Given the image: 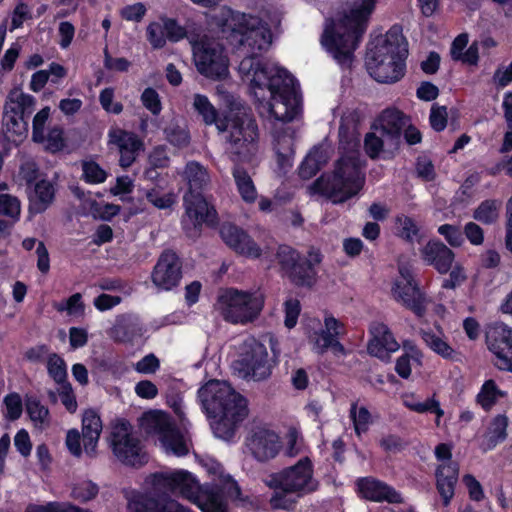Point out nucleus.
Masks as SVG:
<instances>
[{
  "label": "nucleus",
  "mask_w": 512,
  "mask_h": 512,
  "mask_svg": "<svg viewBox=\"0 0 512 512\" xmlns=\"http://www.w3.org/2000/svg\"><path fill=\"white\" fill-rule=\"evenodd\" d=\"M72 193L82 201V210L92 215L94 218H100V213L102 210V204L99 203L96 200L92 199L90 197V194H86L84 191H82L79 187L73 186L70 188Z\"/></svg>",
  "instance_id": "54"
},
{
  "label": "nucleus",
  "mask_w": 512,
  "mask_h": 512,
  "mask_svg": "<svg viewBox=\"0 0 512 512\" xmlns=\"http://www.w3.org/2000/svg\"><path fill=\"white\" fill-rule=\"evenodd\" d=\"M32 18V9L25 3L19 2L11 13L10 31L20 28L23 23Z\"/></svg>",
  "instance_id": "59"
},
{
  "label": "nucleus",
  "mask_w": 512,
  "mask_h": 512,
  "mask_svg": "<svg viewBox=\"0 0 512 512\" xmlns=\"http://www.w3.org/2000/svg\"><path fill=\"white\" fill-rule=\"evenodd\" d=\"M246 447L257 461L267 462L280 453L282 441L274 430L266 427H256L247 436Z\"/></svg>",
  "instance_id": "20"
},
{
  "label": "nucleus",
  "mask_w": 512,
  "mask_h": 512,
  "mask_svg": "<svg viewBox=\"0 0 512 512\" xmlns=\"http://www.w3.org/2000/svg\"><path fill=\"white\" fill-rule=\"evenodd\" d=\"M82 177L89 184H100L106 181L108 173L95 161H83Z\"/></svg>",
  "instance_id": "49"
},
{
  "label": "nucleus",
  "mask_w": 512,
  "mask_h": 512,
  "mask_svg": "<svg viewBox=\"0 0 512 512\" xmlns=\"http://www.w3.org/2000/svg\"><path fill=\"white\" fill-rule=\"evenodd\" d=\"M239 74L257 102L261 117L278 127L292 121L300 111V100L294 77L278 65L254 66L246 59L238 67Z\"/></svg>",
  "instance_id": "2"
},
{
  "label": "nucleus",
  "mask_w": 512,
  "mask_h": 512,
  "mask_svg": "<svg viewBox=\"0 0 512 512\" xmlns=\"http://www.w3.org/2000/svg\"><path fill=\"white\" fill-rule=\"evenodd\" d=\"M21 204L16 196L11 194H0V216L12 219L13 222L19 219Z\"/></svg>",
  "instance_id": "50"
},
{
  "label": "nucleus",
  "mask_w": 512,
  "mask_h": 512,
  "mask_svg": "<svg viewBox=\"0 0 512 512\" xmlns=\"http://www.w3.org/2000/svg\"><path fill=\"white\" fill-rule=\"evenodd\" d=\"M403 347L406 353L397 359L395 370L400 377L407 379L411 375V361L421 365L423 355L416 346L410 343H404Z\"/></svg>",
  "instance_id": "40"
},
{
  "label": "nucleus",
  "mask_w": 512,
  "mask_h": 512,
  "mask_svg": "<svg viewBox=\"0 0 512 512\" xmlns=\"http://www.w3.org/2000/svg\"><path fill=\"white\" fill-rule=\"evenodd\" d=\"M25 407L36 428L43 429L48 425L49 411L36 397L27 396L25 399Z\"/></svg>",
  "instance_id": "41"
},
{
  "label": "nucleus",
  "mask_w": 512,
  "mask_h": 512,
  "mask_svg": "<svg viewBox=\"0 0 512 512\" xmlns=\"http://www.w3.org/2000/svg\"><path fill=\"white\" fill-rule=\"evenodd\" d=\"M345 332V325L333 315L326 313L322 328L310 335V340L317 353L323 354L330 349L335 356H344L346 350L338 338Z\"/></svg>",
  "instance_id": "19"
},
{
  "label": "nucleus",
  "mask_w": 512,
  "mask_h": 512,
  "mask_svg": "<svg viewBox=\"0 0 512 512\" xmlns=\"http://www.w3.org/2000/svg\"><path fill=\"white\" fill-rule=\"evenodd\" d=\"M164 30L166 32L167 41L178 42L187 35L186 29L181 26L175 19L162 17Z\"/></svg>",
  "instance_id": "58"
},
{
  "label": "nucleus",
  "mask_w": 512,
  "mask_h": 512,
  "mask_svg": "<svg viewBox=\"0 0 512 512\" xmlns=\"http://www.w3.org/2000/svg\"><path fill=\"white\" fill-rule=\"evenodd\" d=\"M202 465L212 476V487H201L197 479L185 470L151 474L146 479V485L154 493H177L196 504L202 512H228L227 501L236 500L240 496L238 484L225 473L217 460L206 458Z\"/></svg>",
  "instance_id": "1"
},
{
  "label": "nucleus",
  "mask_w": 512,
  "mask_h": 512,
  "mask_svg": "<svg viewBox=\"0 0 512 512\" xmlns=\"http://www.w3.org/2000/svg\"><path fill=\"white\" fill-rule=\"evenodd\" d=\"M184 176L189 185L187 193H199L209 182L207 170L197 162H189L186 165Z\"/></svg>",
  "instance_id": "39"
},
{
  "label": "nucleus",
  "mask_w": 512,
  "mask_h": 512,
  "mask_svg": "<svg viewBox=\"0 0 512 512\" xmlns=\"http://www.w3.org/2000/svg\"><path fill=\"white\" fill-rule=\"evenodd\" d=\"M349 416L353 422L357 436H361L362 433L368 430L371 423V415L365 407H358L357 403H352Z\"/></svg>",
  "instance_id": "46"
},
{
  "label": "nucleus",
  "mask_w": 512,
  "mask_h": 512,
  "mask_svg": "<svg viewBox=\"0 0 512 512\" xmlns=\"http://www.w3.org/2000/svg\"><path fill=\"white\" fill-rule=\"evenodd\" d=\"M506 392L499 389L496 382L492 379L486 380L476 396L477 403L485 410L489 411L498 402L504 398Z\"/></svg>",
  "instance_id": "38"
},
{
  "label": "nucleus",
  "mask_w": 512,
  "mask_h": 512,
  "mask_svg": "<svg viewBox=\"0 0 512 512\" xmlns=\"http://www.w3.org/2000/svg\"><path fill=\"white\" fill-rule=\"evenodd\" d=\"M193 108L202 117V120L206 125L214 124L218 131L227 130L225 116L223 118L219 117L217 109L209 101L207 96L201 94L194 95Z\"/></svg>",
  "instance_id": "35"
},
{
  "label": "nucleus",
  "mask_w": 512,
  "mask_h": 512,
  "mask_svg": "<svg viewBox=\"0 0 512 512\" xmlns=\"http://www.w3.org/2000/svg\"><path fill=\"white\" fill-rule=\"evenodd\" d=\"M364 183L365 173L359 153L350 151L335 162L332 174L318 178L313 188L333 203H342L357 195Z\"/></svg>",
  "instance_id": "8"
},
{
  "label": "nucleus",
  "mask_w": 512,
  "mask_h": 512,
  "mask_svg": "<svg viewBox=\"0 0 512 512\" xmlns=\"http://www.w3.org/2000/svg\"><path fill=\"white\" fill-rule=\"evenodd\" d=\"M64 76V68L56 63H52L47 70H39L32 74L29 88L33 92L41 91L50 80L57 83Z\"/></svg>",
  "instance_id": "37"
},
{
  "label": "nucleus",
  "mask_w": 512,
  "mask_h": 512,
  "mask_svg": "<svg viewBox=\"0 0 512 512\" xmlns=\"http://www.w3.org/2000/svg\"><path fill=\"white\" fill-rule=\"evenodd\" d=\"M232 175L241 199L248 204L254 203L257 199L258 193L248 172L241 167H235Z\"/></svg>",
  "instance_id": "36"
},
{
  "label": "nucleus",
  "mask_w": 512,
  "mask_h": 512,
  "mask_svg": "<svg viewBox=\"0 0 512 512\" xmlns=\"http://www.w3.org/2000/svg\"><path fill=\"white\" fill-rule=\"evenodd\" d=\"M448 112L446 106L432 105L429 121L435 131H442L447 125Z\"/></svg>",
  "instance_id": "60"
},
{
  "label": "nucleus",
  "mask_w": 512,
  "mask_h": 512,
  "mask_svg": "<svg viewBox=\"0 0 512 512\" xmlns=\"http://www.w3.org/2000/svg\"><path fill=\"white\" fill-rule=\"evenodd\" d=\"M97 487L91 481L84 480L74 484L71 496L79 501H88L97 494Z\"/></svg>",
  "instance_id": "57"
},
{
  "label": "nucleus",
  "mask_w": 512,
  "mask_h": 512,
  "mask_svg": "<svg viewBox=\"0 0 512 512\" xmlns=\"http://www.w3.org/2000/svg\"><path fill=\"white\" fill-rule=\"evenodd\" d=\"M301 306L299 300L289 298L284 303L285 321L284 324L287 328L291 329L297 324L300 315Z\"/></svg>",
  "instance_id": "61"
},
{
  "label": "nucleus",
  "mask_w": 512,
  "mask_h": 512,
  "mask_svg": "<svg viewBox=\"0 0 512 512\" xmlns=\"http://www.w3.org/2000/svg\"><path fill=\"white\" fill-rule=\"evenodd\" d=\"M409 123V118L395 108L385 109L375 120L372 129L381 135H386L387 141L396 147L399 143L402 130Z\"/></svg>",
  "instance_id": "26"
},
{
  "label": "nucleus",
  "mask_w": 512,
  "mask_h": 512,
  "mask_svg": "<svg viewBox=\"0 0 512 512\" xmlns=\"http://www.w3.org/2000/svg\"><path fill=\"white\" fill-rule=\"evenodd\" d=\"M141 102L153 115H158L162 110L159 94L153 88H146L142 92Z\"/></svg>",
  "instance_id": "62"
},
{
  "label": "nucleus",
  "mask_w": 512,
  "mask_h": 512,
  "mask_svg": "<svg viewBox=\"0 0 512 512\" xmlns=\"http://www.w3.org/2000/svg\"><path fill=\"white\" fill-rule=\"evenodd\" d=\"M145 197L149 203L158 209L171 208L176 203V194L174 192H163L158 187L147 190Z\"/></svg>",
  "instance_id": "45"
},
{
  "label": "nucleus",
  "mask_w": 512,
  "mask_h": 512,
  "mask_svg": "<svg viewBox=\"0 0 512 512\" xmlns=\"http://www.w3.org/2000/svg\"><path fill=\"white\" fill-rule=\"evenodd\" d=\"M488 349L495 356L500 370L512 372V329L504 323H495L487 332Z\"/></svg>",
  "instance_id": "21"
},
{
  "label": "nucleus",
  "mask_w": 512,
  "mask_h": 512,
  "mask_svg": "<svg viewBox=\"0 0 512 512\" xmlns=\"http://www.w3.org/2000/svg\"><path fill=\"white\" fill-rule=\"evenodd\" d=\"M181 277L179 257L173 251H164L152 271V282L159 289L171 290L179 284Z\"/></svg>",
  "instance_id": "22"
},
{
  "label": "nucleus",
  "mask_w": 512,
  "mask_h": 512,
  "mask_svg": "<svg viewBox=\"0 0 512 512\" xmlns=\"http://www.w3.org/2000/svg\"><path fill=\"white\" fill-rule=\"evenodd\" d=\"M235 370L244 379L256 381L266 379L271 374L266 346L255 338L243 343L240 358L234 363Z\"/></svg>",
  "instance_id": "15"
},
{
  "label": "nucleus",
  "mask_w": 512,
  "mask_h": 512,
  "mask_svg": "<svg viewBox=\"0 0 512 512\" xmlns=\"http://www.w3.org/2000/svg\"><path fill=\"white\" fill-rule=\"evenodd\" d=\"M435 329H420L419 334L424 343L436 354L444 359H453L456 356L455 350L447 342L442 328L435 325Z\"/></svg>",
  "instance_id": "33"
},
{
  "label": "nucleus",
  "mask_w": 512,
  "mask_h": 512,
  "mask_svg": "<svg viewBox=\"0 0 512 512\" xmlns=\"http://www.w3.org/2000/svg\"><path fill=\"white\" fill-rule=\"evenodd\" d=\"M198 397L209 417L214 419L211 427L218 438L230 439L248 414L245 398L226 382H207L199 389Z\"/></svg>",
  "instance_id": "5"
},
{
  "label": "nucleus",
  "mask_w": 512,
  "mask_h": 512,
  "mask_svg": "<svg viewBox=\"0 0 512 512\" xmlns=\"http://www.w3.org/2000/svg\"><path fill=\"white\" fill-rule=\"evenodd\" d=\"M36 106V99L20 88L9 91L3 112V125L11 136H23L28 131L27 118L32 114Z\"/></svg>",
  "instance_id": "14"
},
{
  "label": "nucleus",
  "mask_w": 512,
  "mask_h": 512,
  "mask_svg": "<svg viewBox=\"0 0 512 512\" xmlns=\"http://www.w3.org/2000/svg\"><path fill=\"white\" fill-rule=\"evenodd\" d=\"M185 213L182 226L186 234L195 237L202 225L214 226L217 223V212L200 193H186L183 197Z\"/></svg>",
  "instance_id": "18"
},
{
  "label": "nucleus",
  "mask_w": 512,
  "mask_h": 512,
  "mask_svg": "<svg viewBox=\"0 0 512 512\" xmlns=\"http://www.w3.org/2000/svg\"><path fill=\"white\" fill-rule=\"evenodd\" d=\"M192 51L195 66L201 75L212 79L228 75V58L218 41L203 36L192 42Z\"/></svg>",
  "instance_id": "13"
},
{
  "label": "nucleus",
  "mask_w": 512,
  "mask_h": 512,
  "mask_svg": "<svg viewBox=\"0 0 512 512\" xmlns=\"http://www.w3.org/2000/svg\"><path fill=\"white\" fill-rule=\"evenodd\" d=\"M278 263L285 276L295 285L311 287L317 279L316 266L322 261V254L318 249L310 248L306 256L296 249L283 245L277 251Z\"/></svg>",
  "instance_id": "10"
},
{
  "label": "nucleus",
  "mask_w": 512,
  "mask_h": 512,
  "mask_svg": "<svg viewBox=\"0 0 512 512\" xmlns=\"http://www.w3.org/2000/svg\"><path fill=\"white\" fill-rule=\"evenodd\" d=\"M371 338L367 345L370 355L381 360L389 359L390 353L396 352L400 344L388 326L382 322H372L369 327Z\"/></svg>",
  "instance_id": "24"
},
{
  "label": "nucleus",
  "mask_w": 512,
  "mask_h": 512,
  "mask_svg": "<svg viewBox=\"0 0 512 512\" xmlns=\"http://www.w3.org/2000/svg\"><path fill=\"white\" fill-rule=\"evenodd\" d=\"M110 444L115 456L126 465L141 466L147 462L140 440L133 435L128 422L120 421L113 426Z\"/></svg>",
  "instance_id": "17"
},
{
  "label": "nucleus",
  "mask_w": 512,
  "mask_h": 512,
  "mask_svg": "<svg viewBox=\"0 0 512 512\" xmlns=\"http://www.w3.org/2000/svg\"><path fill=\"white\" fill-rule=\"evenodd\" d=\"M407 55L408 43L402 28L394 25L371 43L366 54V69L377 82H397L404 76Z\"/></svg>",
  "instance_id": "6"
},
{
  "label": "nucleus",
  "mask_w": 512,
  "mask_h": 512,
  "mask_svg": "<svg viewBox=\"0 0 512 512\" xmlns=\"http://www.w3.org/2000/svg\"><path fill=\"white\" fill-rule=\"evenodd\" d=\"M102 431V422L99 415L93 410H87L82 418V433L85 453L94 457L96 447Z\"/></svg>",
  "instance_id": "32"
},
{
  "label": "nucleus",
  "mask_w": 512,
  "mask_h": 512,
  "mask_svg": "<svg viewBox=\"0 0 512 512\" xmlns=\"http://www.w3.org/2000/svg\"><path fill=\"white\" fill-rule=\"evenodd\" d=\"M215 24L223 33H230L238 43V51L245 55L240 64L246 59H253L254 66L276 65L259 59L272 44V32L267 23L260 18L232 10L227 6L221 7L214 15Z\"/></svg>",
  "instance_id": "4"
},
{
  "label": "nucleus",
  "mask_w": 512,
  "mask_h": 512,
  "mask_svg": "<svg viewBox=\"0 0 512 512\" xmlns=\"http://www.w3.org/2000/svg\"><path fill=\"white\" fill-rule=\"evenodd\" d=\"M227 150L235 160L248 161L258 150V126L254 119L243 116H225ZM224 133V131H222Z\"/></svg>",
  "instance_id": "11"
},
{
  "label": "nucleus",
  "mask_w": 512,
  "mask_h": 512,
  "mask_svg": "<svg viewBox=\"0 0 512 512\" xmlns=\"http://www.w3.org/2000/svg\"><path fill=\"white\" fill-rule=\"evenodd\" d=\"M402 402L407 409L418 414H434L435 425L436 427H440L441 418L444 416V410L441 408L440 402L435 393L423 400L416 393H404L402 395Z\"/></svg>",
  "instance_id": "30"
},
{
  "label": "nucleus",
  "mask_w": 512,
  "mask_h": 512,
  "mask_svg": "<svg viewBox=\"0 0 512 512\" xmlns=\"http://www.w3.org/2000/svg\"><path fill=\"white\" fill-rule=\"evenodd\" d=\"M376 0H342L343 10L326 23L322 46L339 64H347L363 37Z\"/></svg>",
  "instance_id": "3"
},
{
  "label": "nucleus",
  "mask_w": 512,
  "mask_h": 512,
  "mask_svg": "<svg viewBox=\"0 0 512 512\" xmlns=\"http://www.w3.org/2000/svg\"><path fill=\"white\" fill-rule=\"evenodd\" d=\"M322 151L320 149L312 150L300 166V175L303 178H309L315 175L321 167Z\"/></svg>",
  "instance_id": "55"
},
{
  "label": "nucleus",
  "mask_w": 512,
  "mask_h": 512,
  "mask_svg": "<svg viewBox=\"0 0 512 512\" xmlns=\"http://www.w3.org/2000/svg\"><path fill=\"white\" fill-rule=\"evenodd\" d=\"M220 235L225 244L237 254L248 258L261 256V248L243 229L233 224H223Z\"/></svg>",
  "instance_id": "25"
},
{
  "label": "nucleus",
  "mask_w": 512,
  "mask_h": 512,
  "mask_svg": "<svg viewBox=\"0 0 512 512\" xmlns=\"http://www.w3.org/2000/svg\"><path fill=\"white\" fill-rule=\"evenodd\" d=\"M508 418L505 415H497L490 423L487 437L492 446L505 440L507 436Z\"/></svg>",
  "instance_id": "47"
},
{
  "label": "nucleus",
  "mask_w": 512,
  "mask_h": 512,
  "mask_svg": "<svg viewBox=\"0 0 512 512\" xmlns=\"http://www.w3.org/2000/svg\"><path fill=\"white\" fill-rule=\"evenodd\" d=\"M45 148L51 152H57L64 147L63 130L60 127L52 128L48 134H45Z\"/></svg>",
  "instance_id": "64"
},
{
  "label": "nucleus",
  "mask_w": 512,
  "mask_h": 512,
  "mask_svg": "<svg viewBox=\"0 0 512 512\" xmlns=\"http://www.w3.org/2000/svg\"><path fill=\"white\" fill-rule=\"evenodd\" d=\"M391 294L396 302L411 310L418 317L425 315L430 303L420 290L412 271L406 266L399 267V276L392 283Z\"/></svg>",
  "instance_id": "16"
},
{
  "label": "nucleus",
  "mask_w": 512,
  "mask_h": 512,
  "mask_svg": "<svg viewBox=\"0 0 512 512\" xmlns=\"http://www.w3.org/2000/svg\"><path fill=\"white\" fill-rule=\"evenodd\" d=\"M47 371L49 377L60 387L59 395L64 397V361L57 354H51L47 360Z\"/></svg>",
  "instance_id": "44"
},
{
  "label": "nucleus",
  "mask_w": 512,
  "mask_h": 512,
  "mask_svg": "<svg viewBox=\"0 0 512 512\" xmlns=\"http://www.w3.org/2000/svg\"><path fill=\"white\" fill-rule=\"evenodd\" d=\"M163 27L164 23L162 21V17L159 21L151 22L147 26V40L154 49H160L166 45L167 37Z\"/></svg>",
  "instance_id": "52"
},
{
  "label": "nucleus",
  "mask_w": 512,
  "mask_h": 512,
  "mask_svg": "<svg viewBox=\"0 0 512 512\" xmlns=\"http://www.w3.org/2000/svg\"><path fill=\"white\" fill-rule=\"evenodd\" d=\"M501 202L498 200H485L474 211L473 217L484 224L495 222L499 216Z\"/></svg>",
  "instance_id": "43"
},
{
  "label": "nucleus",
  "mask_w": 512,
  "mask_h": 512,
  "mask_svg": "<svg viewBox=\"0 0 512 512\" xmlns=\"http://www.w3.org/2000/svg\"><path fill=\"white\" fill-rule=\"evenodd\" d=\"M51 109L46 106L36 113L32 122V138L35 142L45 141V125L50 118Z\"/></svg>",
  "instance_id": "53"
},
{
  "label": "nucleus",
  "mask_w": 512,
  "mask_h": 512,
  "mask_svg": "<svg viewBox=\"0 0 512 512\" xmlns=\"http://www.w3.org/2000/svg\"><path fill=\"white\" fill-rule=\"evenodd\" d=\"M130 512H193L172 499L161 501L152 499L147 495L139 496L129 504Z\"/></svg>",
  "instance_id": "31"
},
{
  "label": "nucleus",
  "mask_w": 512,
  "mask_h": 512,
  "mask_svg": "<svg viewBox=\"0 0 512 512\" xmlns=\"http://www.w3.org/2000/svg\"><path fill=\"white\" fill-rule=\"evenodd\" d=\"M108 143L117 147L120 154L119 164L123 168L130 167L144 149L143 141L135 133L119 127L109 130Z\"/></svg>",
  "instance_id": "23"
},
{
  "label": "nucleus",
  "mask_w": 512,
  "mask_h": 512,
  "mask_svg": "<svg viewBox=\"0 0 512 512\" xmlns=\"http://www.w3.org/2000/svg\"><path fill=\"white\" fill-rule=\"evenodd\" d=\"M265 484L274 490L270 504L275 509L293 510L298 500L318 490L310 458L303 457L294 465L269 475Z\"/></svg>",
  "instance_id": "7"
},
{
  "label": "nucleus",
  "mask_w": 512,
  "mask_h": 512,
  "mask_svg": "<svg viewBox=\"0 0 512 512\" xmlns=\"http://www.w3.org/2000/svg\"><path fill=\"white\" fill-rule=\"evenodd\" d=\"M385 143L392 146L391 142L387 141L386 135H381L378 131L372 129L371 132L366 134L364 140V148L367 155L372 159L377 158L383 150Z\"/></svg>",
  "instance_id": "48"
},
{
  "label": "nucleus",
  "mask_w": 512,
  "mask_h": 512,
  "mask_svg": "<svg viewBox=\"0 0 512 512\" xmlns=\"http://www.w3.org/2000/svg\"><path fill=\"white\" fill-rule=\"evenodd\" d=\"M458 474L459 467L456 462L440 464L436 469V488L442 498L444 506H448L454 497Z\"/></svg>",
  "instance_id": "29"
},
{
  "label": "nucleus",
  "mask_w": 512,
  "mask_h": 512,
  "mask_svg": "<svg viewBox=\"0 0 512 512\" xmlns=\"http://www.w3.org/2000/svg\"><path fill=\"white\" fill-rule=\"evenodd\" d=\"M274 148L279 164L291 166L290 158L293 155V132L290 127H273Z\"/></svg>",
  "instance_id": "34"
},
{
  "label": "nucleus",
  "mask_w": 512,
  "mask_h": 512,
  "mask_svg": "<svg viewBox=\"0 0 512 512\" xmlns=\"http://www.w3.org/2000/svg\"><path fill=\"white\" fill-rule=\"evenodd\" d=\"M144 423L153 431L166 453L177 457L186 456L190 450V440L165 413L153 411L143 417Z\"/></svg>",
  "instance_id": "12"
},
{
  "label": "nucleus",
  "mask_w": 512,
  "mask_h": 512,
  "mask_svg": "<svg viewBox=\"0 0 512 512\" xmlns=\"http://www.w3.org/2000/svg\"><path fill=\"white\" fill-rule=\"evenodd\" d=\"M424 261L432 265L439 273H447L454 261V253L439 241H430L422 249Z\"/></svg>",
  "instance_id": "28"
},
{
  "label": "nucleus",
  "mask_w": 512,
  "mask_h": 512,
  "mask_svg": "<svg viewBox=\"0 0 512 512\" xmlns=\"http://www.w3.org/2000/svg\"><path fill=\"white\" fill-rule=\"evenodd\" d=\"M263 305V297L256 292L226 288L219 292L215 309L225 321L245 325L258 317Z\"/></svg>",
  "instance_id": "9"
},
{
  "label": "nucleus",
  "mask_w": 512,
  "mask_h": 512,
  "mask_svg": "<svg viewBox=\"0 0 512 512\" xmlns=\"http://www.w3.org/2000/svg\"><path fill=\"white\" fill-rule=\"evenodd\" d=\"M360 497L374 502L401 503L402 497L393 487L373 477H363L356 481Z\"/></svg>",
  "instance_id": "27"
},
{
  "label": "nucleus",
  "mask_w": 512,
  "mask_h": 512,
  "mask_svg": "<svg viewBox=\"0 0 512 512\" xmlns=\"http://www.w3.org/2000/svg\"><path fill=\"white\" fill-rule=\"evenodd\" d=\"M167 141L177 148H185L190 143V135L186 128L170 124L164 130Z\"/></svg>",
  "instance_id": "51"
},
{
  "label": "nucleus",
  "mask_w": 512,
  "mask_h": 512,
  "mask_svg": "<svg viewBox=\"0 0 512 512\" xmlns=\"http://www.w3.org/2000/svg\"><path fill=\"white\" fill-rule=\"evenodd\" d=\"M30 198L38 210H44L54 198L53 185L46 180L36 182Z\"/></svg>",
  "instance_id": "42"
},
{
  "label": "nucleus",
  "mask_w": 512,
  "mask_h": 512,
  "mask_svg": "<svg viewBox=\"0 0 512 512\" xmlns=\"http://www.w3.org/2000/svg\"><path fill=\"white\" fill-rule=\"evenodd\" d=\"M4 405L6 407L5 417L9 420H17L22 415L23 404L18 393H10L4 397Z\"/></svg>",
  "instance_id": "56"
},
{
  "label": "nucleus",
  "mask_w": 512,
  "mask_h": 512,
  "mask_svg": "<svg viewBox=\"0 0 512 512\" xmlns=\"http://www.w3.org/2000/svg\"><path fill=\"white\" fill-rule=\"evenodd\" d=\"M438 233L453 247L461 246L464 241L463 233L457 226L444 224L438 228Z\"/></svg>",
  "instance_id": "63"
}]
</instances>
